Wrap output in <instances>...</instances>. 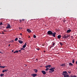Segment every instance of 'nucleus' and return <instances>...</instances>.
Here are the masks:
<instances>
[{
	"instance_id": "nucleus-31",
	"label": "nucleus",
	"mask_w": 77,
	"mask_h": 77,
	"mask_svg": "<svg viewBox=\"0 0 77 77\" xmlns=\"http://www.w3.org/2000/svg\"><path fill=\"white\" fill-rule=\"evenodd\" d=\"M0 24L1 25H2V24H3V23L2 22H1L0 23Z\"/></svg>"
},
{
	"instance_id": "nucleus-50",
	"label": "nucleus",
	"mask_w": 77,
	"mask_h": 77,
	"mask_svg": "<svg viewBox=\"0 0 77 77\" xmlns=\"http://www.w3.org/2000/svg\"><path fill=\"white\" fill-rule=\"evenodd\" d=\"M44 52H45V51H44Z\"/></svg>"
},
{
	"instance_id": "nucleus-33",
	"label": "nucleus",
	"mask_w": 77,
	"mask_h": 77,
	"mask_svg": "<svg viewBox=\"0 0 77 77\" xmlns=\"http://www.w3.org/2000/svg\"><path fill=\"white\" fill-rule=\"evenodd\" d=\"M16 53H18V51H15Z\"/></svg>"
},
{
	"instance_id": "nucleus-48",
	"label": "nucleus",
	"mask_w": 77,
	"mask_h": 77,
	"mask_svg": "<svg viewBox=\"0 0 77 77\" xmlns=\"http://www.w3.org/2000/svg\"><path fill=\"white\" fill-rule=\"evenodd\" d=\"M8 45V46H10V45Z\"/></svg>"
},
{
	"instance_id": "nucleus-39",
	"label": "nucleus",
	"mask_w": 77,
	"mask_h": 77,
	"mask_svg": "<svg viewBox=\"0 0 77 77\" xmlns=\"http://www.w3.org/2000/svg\"><path fill=\"white\" fill-rule=\"evenodd\" d=\"M20 35H22V33H20Z\"/></svg>"
},
{
	"instance_id": "nucleus-2",
	"label": "nucleus",
	"mask_w": 77,
	"mask_h": 77,
	"mask_svg": "<svg viewBox=\"0 0 77 77\" xmlns=\"http://www.w3.org/2000/svg\"><path fill=\"white\" fill-rule=\"evenodd\" d=\"M47 34L49 35H53V32L50 30H49Z\"/></svg>"
},
{
	"instance_id": "nucleus-49",
	"label": "nucleus",
	"mask_w": 77,
	"mask_h": 77,
	"mask_svg": "<svg viewBox=\"0 0 77 77\" xmlns=\"http://www.w3.org/2000/svg\"><path fill=\"white\" fill-rule=\"evenodd\" d=\"M38 59H36V60H38Z\"/></svg>"
},
{
	"instance_id": "nucleus-7",
	"label": "nucleus",
	"mask_w": 77,
	"mask_h": 77,
	"mask_svg": "<svg viewBox=\"0 0 77 77\" xmlns=\"http://www.w3.org/2000/svg\"><path fill=\"white\" fill-rule=\"evenodd\" d=\"M67 73V72H66V71H63V73L62 74V75H65L66 74V73Z\"/></svg>"
},
{
	"instance_id": "nucleus-36",
	"label": "nucleus",
	"mask_w": 77,
	"mask_h": 77,
	"mask_svg": "<svg viewBox=\"0 0 77 77\" xmlns=\"http://www.w3.org/2000/svg\"><path fill=\"white\" fill-rule=\"evenodd\" d=\"M22 21H24V19H23L22 20Z\"/></svg>"
},
{
	"instance_id": "nucleus-17",
	"label": "nucleus",
	"mask_w": 77,
	"mask_h": 77,
	"mask_svg": "<svg viewBox=\"0 0 77 77\" xmlns=\"http://www.w3.org/2000/svg\"><path fill=\"white\" fill-rule=\"evenodd\" d=\"M64 76V77H69V75L66 74Z\"/></svg>"
},
{
	"instance_id": "nucleus-8",
	"label": "nucleus",
	"mask_w": 77,
	"mask_h": 77,
	"mask_svg": "<svg viewBox=\"0 0 77 77\" xmlns=\"http://www.w3.org/2000/svg\"><path fill=\"white\" fill-rule=\"evenodd\" d=\"M42 72L44 75H45V74H46V72H45V71H43V70L42 71Z\"/></svg>"
},
{
	"instance_id": "nucleus-28",
	"label": "nucleus",
	"mask_w": 77,
	"mask_h": 77,
	"mask_svg": "<svg viewBox=\"0 0 77 77\" xmlns=\"http://www.w3.org/2000/svg\"><path fill=\"white\" fill-rule=\"evenodd\" d=\"M18 40V38H16L15 39V41H17Z\"/></svg>"
},
{
	"instance_id": "nucleus-26",
	"label": "nucleus",
	"mask_w": 77,
	"mask_h": 77,
	"mask_svg": "<svg viewBox=\"0 0 77 77\" xmlns=\"http://www.w3.org/2000/svg\"><path fill=\"white\" fill-rule=\"evenodd\" d=\"M14 42V40H11L10 42Z\"/></svg>"
},
{
	"instance_id": "nucleus-16",
	"label": "nucleus",
	"mask_w": 77,
	"mask_h": 77,
	"mask_svg": "<svg viewBox=\"0 0 77 77\" xmlns=\"http://www.w3.org/2000/svg\"><path fill=\"white\" fill-rule=\"evenodd\" d=\"M71 32V29H68L67 30V33H69V32Z\"/></svg>"
},
{
	"instance_id": "nucleus-20",
	"label": "nucleus",
	"mask_w": 77,
	"mask_h": 77,
	"mask_svg": "<svg viewBox=\"0 0 77 77\" xmlns=\"http://www.w3.org/2000/svg\"><path fill=\"white\" fill-rule=\"evenodd\" d=\"M5 67H6V66H0V68H5Z\"/></svg>"
},
{
	"instance_id": "nucleus-42",
	"label": "nucleus",
	"mask_w": 77,
	"mask_h": 77,
	"mask_svg": "<svg viewBox=\"0 0 77 77\" xmlns=\"http://www.w3.org/2000/svg\"><path fill=\"white\" fill-rule=\"evenodd\" d=\"M0 53H2L3 54V53L2 52H1V51H0Z\"/></svg>"
},
{
	"instance_id": "nucleus-23",
	"label": "nucleus",
	"mask_w": 77,
	"mask_h": 77,
	"mask_svg": "<svg viewBox=\"0 0 77 77\" xmlns=\"http://www.w3.org/2000/svg\"><path fill=\"white\" fill-rule=\"evenodd\" d=\"M3 75H4L3 74H1V75H0V76L1 77H3Z\"/></svg>"
},
{
	"instance_id": "nucleus-12",
	"label": "nucleus",
	"mask_w": 77,
	"mask_h": 77,
	"mask_svg": "<svg viewBox=\"0 0 77 77\" xmlns=\"http://www.w3.org/2000/svg\"><path fill=\"white\" fill-rule=\"evenodd\" d=\"M8 71V69L3 70L2 71V72H7Z\"/></svg>"
},
{
	"instance_id": "nucleus-25",
	"label": "nucleus",
	"mask_w": 77,
	"mask_h": 77,
	"mask_svg": "<svg viewBox=\"0 0 77 77\" xmlns=\"http://www.w3.org/2000/svg\"><path fill=\"white\" fill-rule=\"evenodd\" d=\"M33 37L34 38H36V36L35 35H33Z\"/></svg>"
},
{
	"instance_id": "nucleus-6",
	"label": "nucleus",
	"mask_w": 77,
	"mask_h": 77,
	"mask_svg": "<svg viewBox=\"0 0 77 77\" xmlns=\"http://www.w3.org/2000/svg\"><path fill=\"white\" fill-rule=\"evenodd\" d=\"M53 45H52L51 46V47H50V48H52V47H54V45H55V43L54 42H53Z\"/></svg>"
},
{
	"instance_id": "nucleus-27",
	"label": "nucleus",
	"mask_w": 77,
	"mask_h": 77,
	"mask_svg": "<svg viewBox=\"0 0 77 77\" xmlns=\"http://www.w3.org/2000/svg\"><path fill=\"white\" fill-rule=\"evenodd\" d=\"M48 69L50 70V69L48 68H47V69H46L45 71H48Z\"/></svg>"
},
{
	"instance_id": "nucleus-41",
	"label": "nucleus",
	"mask_w": 77,
	"mask_h": 77,
	"mask_svg": "<svg viewBox=\"0 0 77 77\" xmlns=\"http://www.w3.org/2000/svg\"><path fill=\"white\" fill-rule=\"evenodd\" d=\"M21 50H19V51L20 52V51H21Z\"/></svg>"
},
{
	"instance_id": "nucleus-19",
	"label": "nucleus",
	"mask_w": 77,
	"mask_h": 77,
	"mask_svg": "<svg viewBox=\"0 0 77 77\" xmlns=\"http://www.w3.org/2000/svg\"><path fill=\"white\" fill-rule=\"evenodd\" d=\"M34 71L36 73H37V72H38V70H37V69H34Z\"/></svg>"
},
{
	"instance_id": "nucleus-45",
	"label": "nucleus",
	"mask_w": 77,
	"mask_h": 77,
	"mask_svg": "<svg viewBox=\"0 0 77 77\" xmlns=\"http://www.w3.org/2000/svg\"><path fill=\"white\" fill-rule=\"evenodd\" d=\"M16 53V52L15 51V52H14V53Z\"/></svg>"
},
{
	"instance_id": "nucleus-43",
	"label": "nucleus",
	"mask_w": 77,
	"mask_h": 77,
	"mask_svg": "<svg viewBox=\"0 0 77 77\" xmlns=\"http://www.w3.org/2000/svg\"><path fill=\"white\" fill-rule=\"evenodd\" d=\"M4 31V32H7V31H6V30H5Z\"/></svg>"
},
{
	"instance_id": "nucleus-38",
	"label": "nucleus",
	"mask_w": 77,
	"mask_h": 77,
	"mask_svg": "<svg viewBox=\"0 0 77 77\" xmlns=\"http://www.w3.org/2000/svg\"><path fill=\"white\" fill-rule=\"evenodd\" d=\"M14 50L12 51V52H14Z\"/></svg>"
},
{
	"instance_id": "nucleus-13",
	"label": "nucleus",
	"mask_w": 77,
	"mask_h": 77,
	"mask_svg": "<svg viewBox=\"0 0 77 77\" xmlns=\"http://www.w3.org/2000/svg\"><path fill=\"white\" fill-rule=\"evenodd\" d=\"M26 45H27L26 43H25L24 45L23 46V48H26Z\"/></svg>"
},
{
	"instance_id": "nucleus-10",
	"label": "nucleus",
	"mask_w": 77,
	"mask_h": 77,
	"mask_svg": "<svg viewBox=\"0 0 77 77\" xmlns=\"http://www.w3.org/2000/svg\"><path fill=\"white\" fill-rule=\"evenodd\" d=\"M31 75H32V76H33V77H36V75H37L36 74H32Z\"/></svg>"
},
{
	"instance_id": "nucleus-11",
	"label": "nucleus",
	"mask_w": 77,
	"mask_h": 77,
	"mask_svg": "<svg viewBox=\"0 0 77 77\" xmlns=\"http://www.w3.org/2000/svg\"><path fill=\"white\" fill-rule=\"evenodd\" d=\"M27 32H29V33H31V32H32V31H31V30H30L29 29H27Z\"/></svg>"
},
{
	"instance_id": "nucleus-1",
	"label": "nucleus",
	"mask_w": 77,
	"mask_h": 77,
	"mask_svg": "<svg viewBox=\"0 0 77 77\" xmlns=\"http://www.w3.org/2000/svg\"><path fill=\"white\" fill-rule=\"evenodd\" d=\"M55 67H53L50 69L49 70H50V71H49V72L50 73H52V72H53L54 71V69H55Z\"/></svg>"
},
{
	"instance_id": "nucleus-47",
	"label": "nucleus",
	"mask_w": 77,
	"mask_h": 77,
	"mask_svg": "<svg viewBox=\"0 0 77 77\" xmlns=\"http://www.w3.org/2000/svg\"><path fill=\"white\" fill-rule=\"evenodd\" d=\"M29 38H30V36H29Z\"/></svg>"
},
{
	"instance_id": "nucleus-53",
	"label": "nucleus",
	"mask_w": 77,
	"mask_h": 77,
	"mask_svg": "<svg viewBox=\"0 0 77 77\" xmlns=\"http://www.w3.org/2000/svg\"><path fill=\"white\" fill-rule=\"evenodd\" d=\"M69 77H71V76H69Z\"/></svg>"
},
{
	"instance_id": "nucleus-46",
	"label": "nucleus",
	"mask_w": 77,
	"mask_h": 77,
	"mask_svg": "<svg viewBox=\"0 0 77 77\" xmlns=\"http://www.w3.org/2000/svg\"><path fill=\"white\" fill-rule=\"evenodd\" d=\"M75 77H77V76L76 75H74Z\"/></svg>"
},
{
	"instance_id": "nucleus-9",
	"label": "nucleus",
	"mask_w": 77,
	"mask_h": 77,
	"mask_svg": "<svg viewBox=\"0 0 77 77\" xmlns=\"http://www.w3.org/2000/svg\"><path fill=\"white\" fill-rule=\"evenodd\" d=\"M51 66V65H47L45 66V68H50Z\"/></svg>"
},
{
	"instance_id": "nucleus-32",
	"label": "nucleus",
	"mask_w": 77,
	"mask_h": 77,
	"mask_svg": "<svg viewBox=\"0 0 77 77\" xmlns=\"http://www.w3.org/2000/svg\"><path fill=\"white\" fill-rule=\"evenodd\" d=\"M68 73H69V74H71V72L70 71H68Z\"/></svg>"
},
{
	"instance_id": "nucleus-52",
	"label": "nucleus",
	"mask_w": 77,
	"mask_h": 77,
	"mask_svg": "<svg viewBox=\"0 0 77 77\" xmlns=\"http://www.w3.org/2000/svg\"><path fill=\"white\" fill-rule=\"evenodd\" d=\"M0 65H1V64H0Z\"/></svg>"
},
{
	"instance_id": "nucleus-34",
	"label": "nucleus",
	"mask_w": 77,
	"mask_h": 77,
	"mask_svg": "<svg viewBox=\"0 0 77 77\" xmlns=\"http://www.w3.org/2000/svg\"><path fill=\"white\" fill-rule=\"evenodd\" d=\"M71 77H74V76H72V75H71Z\"/></svg>"
},
{
	"instance_id": "nucleus-5",
	"label": "nucleus",
	"mask_w": 77,
	"mask_h": 77,
	"mask_svg": "<svg viewBox=\"0 0 77 77\" xmlns=\"http://www.w3.org/2000/svg\"><path fill=\"white\" fill-rule=\"evenodd\" d=\"M56 32H54L53 33H52V36H53V37H55L56 36Z\"/></svg>"
},
{
	"instance_id": "nucleus-14",
	"label": "nucleus",
	"mask_w": 77,
	"mask_h": 77,
	"mask_svg": "<svg viewBox=\"0 0 77 77\" xmlns=\"http://www.w3.org/2000/svg\"><path fill=\"white\" fill-rule=\"evenodd\" d=\"M60 66H63V67H65V64H62L60 65Z\"/></svg>"
},
{
	"instance_id": "nucleus-29",
	"label": "nucleus",
	"mask_w": 77,
	"mask_h": 77,
	"mask_svg": "<svg viewBox=\"0 0 77 77\" xmlns=\"http://www.w3.org/2000/svg\"><path fill=\"white\" fill-rule=\"evenodd\" d=\"M21 50H24V48H21Z\"/></svg>"
},
{
	"instance_id": "nucleus-40",
	"label": "nucleus",
	"mask_w": 77,
	"mask_h": 77,
	"mask_svg": "<svg viewBox=\"0 0 77 77\" xmlns=\"http://www.w3.org/2000/svg\"><path fill=\"white\" fill-rule=\"evenodd\" d=\"M19 29H22V28H19Z\"/></svg>"
},
{
	"instance_id": "nucleus-37",
	"label": "nucleus",
	"mask_w": 77,
	"mask_h": 77,
	"mask_svg": "<svg viewBox=\"0 0 77 77\" xmlns=\"http://www.w3.org/2000/svg\"><path fill=\"white\" fill-rule=\"evenodd\" d=\"M2 34H4V35H5V34H4V32H2Z\"/></svg>"
},
{
	"instance_id": "nucleus-30",
	"label": "nucleus",
	"mask_w": 77,
	"mask_h": 77,
	"mask_svg": "<svg viewBox=\"0 0 77 77\" xmlns=\"http://www.w3.org/2000/svg\"><path fill=\"white\" fill-rule=\"evenodd\" d=\"M20 23H21L22 22V20H19Z\"/></svg>"
},
{
	"instance_id": "nucleus-24",
	"label": "nucleus",
	"mask_w": 77,
	"mask_h": 77,
	"mask_svg": "<svg viewBox=\"0 0 77 77\" xmlns=\"http://www.w3.org/2000/svg\"><path fill=\"white\" fill-rule=\"evenodd\" d=\"M60 45H61V46H62V45H63V44H62L61 42H60Z\"/></svg>"
},
{
	"instance_id": "nucleus-15",
	"label": "nucleus",
	"mask_w": 77,
	"mask_h": 77,
	"mask_svg": "<svg viewBox=\"0 0 77 77\" xmlns=\"http://www.w3.org/2000/svg\"><path fill=\"white\" fill-rule=\"evenodd\" d=\"M61 38V35H59L57 36V38L58 39H60Z\"/></svg>"
},
{
	"instance_id": "nucleus-35",
	"label": "nucleus",
	"mask_w": 77,
	"mask_h": 77,
	"mask_svg": "<svg viewBox=\"0 0 77 77\" xmlns=\"http://www.w3.org/2000/svg\"><path fill=\"white\" fill-rule=\"evenodd\" d=\"M37 50H39V48H38L37 49Z\"/></svg>"
},
{
	"instance_id": "nucleus-21",
	"label": "nucleus",
	"mask_w": 77,
	"mask_h": 77,
	"mask_svg": "<svg viewBox=\"0 0 77 77\" xmlns=\"http://www.w3.org/2000/svg\"><path fill=\"white\" fill-rule=\"evenodd\" d=\"M69 65H70L71 66H73V64H72V63H69Z\"/></svg>"
},
{
	"instance_id": "nucleus-22",
	"label": "nucleus",
	"mask_w": 77,
	"mask_h": 77,
	"mask_svg": "<svg viewBox=\"0 0 77 77\" xmlns=\"http://www.w3.org/2000/svg\"><path fill=\"white\" fill-rule=\"evenodd\" d=\"M75 61V60H74V59H73L72 60V63H74Z\"/></svg>"
},
{
	"instance_id": "nucleus-18",
	"label": "nucleus",
	"mask_w": 77,
	"mask_h": 77,
	"mask_svg": "<svg viewBox=\"0 0 77 77\" xmlns=\"http://www.w3.org/2000/svg\"><path fill=\"white\" fill-rule=\"evenodd\" d=\"M18 42L20 43V44H23V41H21V40H19Z\"/></svg>"
},
{
	"instance_id": "nucleus-51",
	"label": "nucleus",
	"mask_w": 77,
	"mask_h": 77,
	"mask_svg": "<svg viewBox=\"0 0 77 77\" xmlns=\"http://www.w3.org/2000/svg\"><path fill=\"white\" fill-rule=\"evenodd\" d=\"M0 34H2V32H1V33H0Z\"/></svg>"
},
{
	"instance_id": "nucleus-44",
	"label": "nucleus",
	"mask_w": 77,
	"mask_h": 77,
	"mask_svg": "<svg viewBox=\"0 0 77 77\" xmlns=\"http://www.w3.org/2000/svg\"><path fill=\"white\" fill-rule=\"evenodd\" d=\"M63 22H64V23H65V20H64V21H63Z\"/></svg>"
},
{
	"instance_id": "nucleus-3",
	"label": "nucleus",
	"mask_w": 77,
	"mask_h": 77,
	"mask_svg": "<svg viewBox=\"0 0 77 77\" xmlns=\"http://www.w3.org/2000/svg\"><path fill=\"white\" fill-rule=\"evenodd\" d=\"M69 37V35L67 34H65L63 35L62 38H68Z\"/></svg>"
},
{
	"instance_id": "nucleus-4",
	"label": "nucleus",
	"mask_w": 77,
	"mask_h": 77,
	"mask_svg": "<svg viewBox=\"0 0 77 77\" xmlns=\"http://www.w3.org/2000/svg\"><path fill=\"white\" fill-rule=\"evenodd\" d=\"M11 25L10 24H8L7 25V26L6 27V29H9L11 28Z\"/></svg>"
}]
</instances>
